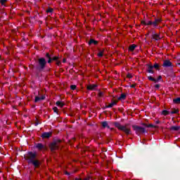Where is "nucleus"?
I'll list each match as a JSON object with an SVG mask.
<instances>
[{"mask_svg": "<svg viewBox=\"0 0 180 180\" xmlns=\"http://www.w3.org/2000/svg\"><path fill=\"white\" fill-rule=\"evenodd\" d=\"M24 158L29 165H33L34 168H39L41 165V162L37 159V153L30 151L25 155Z\"/></svg>", "mask_w": 180, "mask_h": 180, "instance_id": "f257e3e1", "label": "nucleus"}, {"mask_svg": "<svg viewBox=\"0 0 180 180\" xmlns=\"http://www.w3.org/2000/svg\"><path fill=\"white\" fill-rule=\"evenodd\" d=\"M46 56V53H45ZM49 64V62H47V59L44 57H41L38 58L36 61L34 65H33V68L36 70V71H38V72H41L44 71V68H46V66Z\"/></svg>", "mask_w": 180, "mask_h": 180, "instance_id": "f03ea898", "label": "nucleus"}, {"mask_svg": "<svg viewBox=\"0 0 180 180\" xmlns=\"http://www.w3.org/2000/svg\"><path fill=\"white\" fill-rule=\"evenodd\" d=\"M45 57H46V59L47 60L48 64H51V63H53V61H56V65H58V67L61 65V60H60V57L57 56H54V54L53 53H51L49 52L46 53Z\"/></svg>", "mask_w": 180, "mask_h": 180, "instance_id": "7ed1b4c3", "label": "nucleus"}, {"mask_svg": "<svg viewBox=\"0 0 180 180\" xmlns=\"http://www.w3.org/2000/svg\"><path fill=\"white\" fill-rule=\"evenodd\" d=\"M114 126L117 127L118 130H121V131H124V133H125V134H127V136L131 134V129H130V128H127V126H129V124H127L125 125H122L120 122H114Z\"/></svg>", "mask_w": 180, "mask_h": 180, "instance_id": "20e7f679", "label": "nucleus"}, {"mask_svg": "<svg viewBox=\"0 0 180 180\" xmlns=\"http://www.w3.org/2000/svg\"><path fill=\"white\" fill-rule=\"evenodd\" d=\"M132 129L134 131H135L136 134H137V136L148 133L146 128H144L143 127H140L139 125H132Z\"/></svg>", "mask_w": 180, "mask_h": 180, "instance_id": "39448f33", "label": "nucleus"}, {"mask_svg": "<svg viewBox=\"0 0 180 180\" xmlns=\"http://www.w3.org/2000/svg\"><path fill=\"white\" fill-rule=\"evenodd\" d=\"M61 143V139H54L49 145V148L51 151L53 152L56 150H58L60 148V143Z\"/></svg>", "mask_w": 180, "mask_h": 180, "instance_id": "423d86ee", "label": "nucleus"}, {"mask_svg": "<svg viewBox=\"0 0 180 180\" xmlns=\"http://www.w3.org/2000/svg\"><path fill=\"white\" fill-rule=\"evenodd\" d=\"M162 20L160 18H155L154 21L149 20L148 21V25L153 26V27H157L159 23H161Z\"/></svg>", "mask_w": 180, "mask_h": 180, "instance_id": "0eeeda50", "label": "nucleus"}, {"mask_svg": "<svg viewBox=\"0 0 180 180\" xmlns=\"http://www.w3.org/2000/svg\"><path fill=\"white\" fill-rule=\"evenodd\" d=\"M162 66L164 68H172L173 65H172V63L169 60H163V63H162Z\"/></svg>", "mask_w": 180, "mask_h": 180, "instance_id": "6e6552de", "label": "nucleus"}, {"mask_svg": "<svg viewBox=\"0 0 180 180\" xmlns=\"http://www.w3.org/2000/svg\"><path fill=\"white\" fill-rule=\"evenodd\" d=\"M148 79H149V81H152L153 82H155V84H157V82H158V81H161L162 79V77L161 75H160V76H158V79H155L151 76H148Z\"/></svg>", "mask_w": 180, "mask_h": 180, "instance_id": "1a4fd4ad", "label": "nucleus"}, {"mask_svg": "<svg viewBox=\"0 0 180 180\" xmlns=\"http://www.w3.org/2000/svg\"><path fill=\"white\" fill-rule=\"evenodd\" d=\"M35 148H37V150H39V151H41V150H46V147L44 146V145H43V143H38L35 145Z\"/></svg>", "mask_w": 180, "mask_h": 180, "instance_id": "9d476101", "label": "nucleus"}, {"mask_svg": "<svg viewBox=\"0 0 180 180\" xmlns=\"http://www.w3.org/2000/svg\"><path fill=\"white\" fill-rule=\"evenodd\" d=\"M53 134V132H44L41 137H42L43 139H50V137H51Z\"/></svg>", "mask_w": 180, "mask_h": 180, "instance_id": "9b49d317", "label": "nucleus"}, {"mask_svg": "<svg viewBox=\"0 0 180 180\" xmlns=\"http://www.w3.org/2000/svg\"><path fill=\"white\" fill-rule=\"evenodd\" d=\"M146 67H148L147 72H148L149 74H154V68L153 65L147 64Z\"/></svg>", "mask_w": 180, "mask_h": 180, "instance_id": "f8f14e48", "label": "nucleus"}, {"mask_svg": "<svg viewBox=\"0 0 180 180\" xmlns=\"http://www.w3.org/2000/svg\"><path fill=\"white\" fill-rule=\"evenodd\" d=\"M112 102L110 103L108 105H105L103 108V110L108 109V108H113V106H116L117 105V101L112 100Z\"/></svg>", "mask_w": 180, "mask_h": 180, "instance_id": "ddd939ff", "label": "nucleus"}, {"mask_svg": "<svg viewBox=\"0 0 180 180\" xmlns=\"http://www.w3.org/2000/svg\"><path fill=\"white\" fill-rule=\"evenodd\" d=\"M99 42L94 39H90L89 41H88V44L89 46H92V44H94V46H98V44Z\"/></svg>", "mask_w": 180, "mask_h": 180, "instance_id": "4468645a", "label": "nucleus"}, {"mask_svg": "<svg viewBox=\"0 0 180 180\" xmlns=\"http://www.w3.org/2000/svg\"><path fill=\"white\" fill-rule=\"evenodd\" d=\"M141 126H143L144 129H146V127H147V128H157V127H158V126H155L153 124H146V123H142Z\"/></svg>", "mask_w": 180, "mask_h": 180, "instance_id": "2eb2a0df", "label": "nucleus"}, {"mask_svg": "<svg viewBox=\"0 0 180 180\" xmlns=\"http://www.w3.org/2000/svg\"><path fill=\"white\" fill-rule=\"evenodd\" d=\"M98 86L96 84H90L87 86L88 91H95V89Z\"/></svg>", "mask_w": 180, "mask_h": 180, "instance_id": "dca6fc26", "label": "nucleus"}, {"mask_svg": "<svg viewBox=\"0 0 180 180\" xmlns=\"http://www.w3.org/2000/svg\"><path fill=\"white\" fill-rule=\"evenodd\" d=\"M44 99H46V96H42L41 97H39V96H35V103L37 102H40V101H44Z\"/></svg>", "mask_w": 180, "mask_h": 180, "instance_id": "f3484780", "label": "nucleus"}, {"mask_svg": "<svg viewBox=\"0 0 180 180\" xmlns=\"http://www.w3.org/2000/svg\"><path fill=\"white\" fill-rule=\"evenodd\" d=\"M101 126H102L103 129H106V127H107V129H110L109 124L106 121L102 122Z\"/></svg>", "mask_w": 180, "mask_h": 180, "instance_id": "a211bd4d", "label": "nucleus"}, {"mask_svg": "<svg viewBox=\"0 0 180 180\" xmlns=\"http://www.w3.org/2000/svg\"><path fill=\"white\" fill-rule=\"evenodd\" d=\"M169 130L171 131H178L180 130V127L179 126H172L169 128Z\"/></svg>", "mask_w": 180, "mask_h": 180, "instance_id": "6ab92c4d", "label": "nucleus"}, {"mask_svg": "<svg viewBox=\"0 0 180 180\" xmlns=\"http://www.w3.org/2000/svg\"><path fill=\"white\" fill-rule=\"evenodd\" d=\"M152 38L154 39V40H156L158 41V40H161V37H160V34H153L152 35Z\"/></svg>", "mask_w": 180, "mask_h": 180, "instance_id": "aec40b11", "label": "nucleus"}, {"mask_svg": "<svg viewBox=\"0 0 180 180\" xmlns=\"http://www.w3.org/2000/svg\"><path fill=\"white\" fill-rule=\"evenodd\" d=\"M136 47H137V45L131 44L129 46L128 50H129V51H134V50H136Z\"/></svg>", "mask_w": 180, "mask_h": 180, "instance_id": "412c9836", "label": "nucleus"}, {"mask_svg": "<svg viewBox=\"0 0 180 180\" xmlns=\"http://www.w3.org/2000/svg\"><path fill=\"white\" fill-rule=\"evenodd\" d=\"M173 103H175L176 105H179V103H180V98L178 97L176 98L173 99Z\"/></svg>", "mask_w": 180, "mask_h": 180, "instance_id": "4be33fe9", "label": "nucleus"}, {"mask_svg": "<svg viewBox=\"0 0 180 180\" xmlns=\"http://www.w3.org/2000/svg\"><path fill=\"white\" fill-rule=\"evenodd\" d=\"M124 99H126V94H122L118 98V101H124Z\"/></svg>", "mask_w": 180, "mask_h": 180, "instance_id": "5701e85b", "label": "nucleus"}, {"mask_svg": "<svg viewBox=\"0 0 180 180\" xmlns=\"http://www.w3.org/2000/svg\"><path fill=\"white\" fill-rule=\"evenodd\" d=\"M56 105L58 106H59L60 108H63L64 105H65V104L64 103L61 102V101H57Z\"/></svg>", "mask_w": 180, "mask_h": 180, "instance_id": "b1692460", "label": "nucleus"}, {"mask_svg": "<svg viewBox=\"0 0 180 180\" xmlns=\"http://www.w3.org/2000/svg\"><path fill=\"white\" fill-rule=\"evenodd\" d=\"M105 52V49L100 51L99 53L97 54L98 57L102 58L103 57V53Z\"/></svg>", "mask_w": 180, "mask_h": 180, "instance_id": "393cba45", "label": "nucleus"}, {"mask_svg": "<svg viewBox=\"0 0 180 180\" xmlns=\"http://www.w3.org/2000/svg\"><path fill=\"white\" fill-rule=\"evenodd\" d=\"M162 115H163V116H168V115H169V111L164 110L162 111Z\"/></svg>", "mask_w": 180, "mask_h": 180, "instance_id": "a878e982", "label": "nucleus"}, {"mask_svg": "<svg viewBox=\"0 0 180 180\" xmlns=\"http://www.w3.org/2000/svg\"><path fill=\"white\" fill-rule=\"evenodd\" d=\"M153 68H155V70H158V71H160V65L157 63H155L153 65Z\"/></svg>", "mask_w": 180, "mask_h": 180, "instance_id": "bb28decb", "label": "nucleus"}, {"mask_svg": "<svg viewBox=\"0 0 180 180\" xmlns=\"http://www.w3.org/2000/svg\"><path fill=\"white\" fill-rule=\"evenodd\" d=\"M179 112V110L178 109H174L172 111H171L172 115H175Z\"/></svg>", "mask_w": 180, "mask_h": 180, "instance_id": "cd10ccee", "label": "nucleus"}, {"mask_svg": "<svg viewBox=\"0 0 180 180\" xmlns=\"http://www.w3.org/2000/svg\"><path fill=\"white\" fill-rule=\"evenodd\" d=\"M141 23V25H144V26H150V25H148V22H146L145 20H142Z\"/></svg>", "mask_w": 180, "mask_h": 180, "instance_id": "c85d7f7f", "label": "nucleus"}, {"mask_svg": "<svg viewBox=\"0 0 180 180\" xmlns=\"http://www.w3.org/2000/svg\"><path fill=\"white\" fill-rule=\"evenodd\" d=\"M0 4L2 6H5V4H6V0H0Z\"/></svg>", "mask_w": 180, "mask_h": 180, "instance_id": "c756f323", "label": "nucleus"}, {"mask_svg": "<svg viewBox=\"0 0 180 180\" xmlns=\"http://www.w3.org/2000/svg\"><path fill=\"white\" fill-rule=\"evenodd\" d=\"M70 89H72V91H75V89H77V86L76 85H71L70 86Z\"/></svg>", "mask_w": 180, "mask_h": 180, "instance_id": "7c9ffc66", "label": "nucleus"}, {"mask_svg": "<svg viewBox=\"0 0 180 180\" xmlns=\"http://www.w3.org/2000/svg\"><path fill=\"white\" fill-rule=\"evenodd\" d=\"M53 110L54 113H58V108L57 107H54L53 108Z\"/></svg>", "mask_w": 180, "mask_h": 180, "instance_id": "2f4dec72", "label": "nucleus"}, {"mask_svg": "<svg viewBox=\"0 0 180 180\" xmlns=\"http://www.w3.org/2000/svg\"><path fill=\"white\" fill-rule=\"evenodd\" d=\"M102 96H103V92L99 91V92H98V97H99V98H102Z\"/></svg>", "mask_w": 180, "mask_h": 180, "instance_id": "473e14b6", "label": "nucleus"}, {"mask_svg": "<svg viewBox=\"0 0 180 180\" xmlns=\"http://www.w3.org/2000/svg\"><path fill=\"white\" fill-rule=\"evenodd\" d=\"M53 8H49L47 11H46V12H47V13H51V12H53Z\"/></svg>", "mask_w": 180, "mask_h": 180, "instance_id": "72a5a7b5", "label": "nucleus"}, {"mask_svg": "<svg viewBox=\"0 0 180 180\" xmlns=\"http://www.w3.org/2000/svg\"><path fill=\"white\" fill-rule=\"evenodd\" d=\"M127 77H128V78H133V75H131V74H130V73H129L127 75Z\"/></svg>", "mask_w": 180, "mask_h": 180, "instance_id": "f704fd0d", "label": "nucleus"}, {"mask_svg": "<svg viewBox=\"0 0 180 180\" xmlns=\"http://www.w3.org/2000/svg\"><path fill=\"white\" fill-rule=\"evenodd\" d=\"M155 88L156 89H160V84H155Z\"/></svg>", "mask_w": 180, "mask_h": 180, "instance_id": "c9c22d12", "label": "nucleus"}, {"mask_svg": "<svg viewBox=\"0 0 180 180\" xmlns=\"http://www.w3.org/2000/svg\"><path fill=\"white\" fill-rule=\"evenodd\" d=\"M65 174L68 176L71 175V174L68 172H65Z\"/></svg>", "mask_w": 180, "mask_h": 180, "instance_id": "e433bc0d", "label": "nucleus"}, {"mask_svg": "<svg viewBox=\"0 0 180 180\" xmlns=\"http://www.w3.org/2000/svg\"><path fill=\"white\" fill-rule=\"evenodd\" d=\"M34 126H39V122H36L34 123Z\"/></svg>", "mask_w": 180, "mask_h": 180, "instance_id": "4c0bfd02", "label": "nucleus"}, {"mask_svg": "<svg viewBox=\"0 0 180 180\" xmlns=\"http://www.w3.org/2000/svg\"><path fill=\"white\" fill-rule=\"evenodd\" d=\"M131 88H136V85L135 84L131 85Z\"/></svg>", "mask_w": 180, "mask_h": 180, "instance_id": "58836bf2", "label": "nucleus"}, {"mask_svg": "<svg viewBox=\"0 0 180 180\" xmlns=\"http://www.w3.org/2000/svg\"><path fill=\"white\" fill-rule=\"evenodd\" d=\"M156 124H160V120L155 121Z\"/></svg>", "mask_w": 180, "mask_h": 180, "instance_id": "ea45409f", "label": "nucleus"}, {"mask_svg": "<svg viewBox=\"0 0 180 180\" xmlns=\"http://www.w3.org/2000/svg\"><path fill=\"white\" fill-rule=\"evenodd\" d=\"M63 63H67V59L64 58Z\"/></svg>", "mask_w": 180, "mask_h": 180, "instance_id": "a19ab883", "label": "nucleus"}, {"mask_svg": "<svg viewBox=\"0 0 180 180\" xmlns=\"http://www.w3.org/2000/svg\"><path fill=\"white\" fill-rule=\"evenodd\" d=\"M177 65H180V60H179Z\"/></svg>", "mask_w": 180, "mask_h": 180, "instance_id": "79ce46f5", "label": "nucleus"}, {"mask_svg": "<svg viewBox=\"0 0 180 180\" xmlns=\"http://www.w3.org/2000/svg\"><path fill=\"white\" fill-rule=\"evenodd\" d=\"M6 2H8V0H6Z\"/></svg>", "mask_w": 180, "mask_h": 180, "instance_id": "37998d69", "label": "nucleus"}]
</instances>
